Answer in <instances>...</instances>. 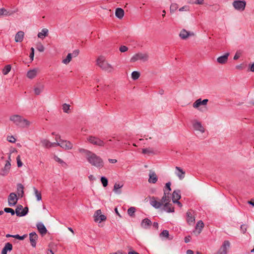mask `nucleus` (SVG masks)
Returning <instances> with one entry per match:
<instances>
[{
    "label": "nucleus",
    "instance_id": "1",
    "mask_svg": "<svg viewBox=\"0 0 254 254\" xmlns=\"http://www.w3.org/2000/svg\"><path fill=\"white\" fill-rule=\"evenodd\" d=\"M9 120L16 126L22 128L28 127L31 124L30 122L18 115L11 116Z\"/></svg>",
    "mask_w": 254,
    "mask_h": 254
},
{
    "label": "nucleus",
    "instance_id": "2",
    "mask_svg": "<svg viewBox=\"0 0 254 254\" xmlns=\"http://www.w3.org/2000/svg\"><path fill=\"white\" fill-rule=\"evenodd\" d=\"M86 159L90 164L97 168H100L104 166L102 158L92 152L87 156Z\"/></svg>",
    "mask_w": 254,
    "mask_h": 254
},
{
    "label": "nucleus",
    "instance_id": "3",
    "mask_svg": "<svg viewBox=\"0 0 254 254\" xmlns=\"http://www.w3.org/2000/svg\"><path fill=\"white\" fill-rule=\"evenodd\" d=\"M96 63L97 65L103 70L108 73L112 72L114 70L113 66L106 61L105 57L103 56L99 57L96 60Z\"/></svg>",
    "mask_w": 254,
    "mask_h": 254
},
{
    "label": "nucleus",
    "instance_id": "4",
    "mask_svg": "<svg viewBox=\"0 0 254 254\" xmlns=\"http://www.w3.org/2000/svg\"><path fill=\"white\" fill-rule=\"evenodd\" d=\"M149 56L147 53H138L134 54L130 59V62L134 63L138 60L145 62L148 60Z\"/></svg>",
    "mask_w": 254,
    "mask_h": 254
},
{
    "label": "nucleus",
    "instance_id": "5",
    "mask_svg": "<svg viewBox=\"0 0 254 254\" xmlns=\"http://www.w3.org/2000/svg\"><path fill=\"white\" fill-rule=\"evenodd\" d=\"M87 140L92 144L100 147H103L105 144L103 140L95 136H89Z\"/></svg>",
    "mask_w": 254,
    "mask_h": 254
},
{
    "label": "nucleus",
    "instance_id": "6",
    "mask_svg": "<svg viewBox=\"0 0 254 254\" xmlns=\"http://www.w3.org/2000/svg\"><path fill=\"white\" fill-rule=\"evenodd\" d=\"M230 247V243L229 241H224L219 250L214 254H227V249Z\"/></svg>",
    "mask_w": 254,
    "mask_h": 254
},
{
    "label": "nucleus",
    "instance_id": "7",
    "mask_svg": "<svg viewBox=\"0 0 254 254\" xmlns=\"http://www.w3.org/2000/svg\"><path fill=\"white\" fill-rule=\"evenodd\" d=\"M246 2L245 0H235L233 5L237 10L243 11L246 7Z\"/></svg>",
    "mask_w": 254,
    "mask_h": 254
},
{
    "label": "nucleus",
    "instance_id": "8",
    "mask_svg": "<svg viewBox=\"0 0 254 254\" xmlns=\"http://www.w3.org/2000/svg\"><path fill=\"white\" fill-rule=\"evenodd\" d=\"M10 156L9 155V157H8V160H7L6 161L4 168L1 169V172L0 173V174L1 176H4L7 175L8 174L10 169V167H11V164L10 163Z\"/></svg>",
    "mask_w": 254,
    "mask_h": 254
},
{
    "label": "nucleus",
    "instance_id": "9",
    "mask_svg": "<svg viewBox=\"0 0 254 254\" xmlns=\"http://www.w3.org/2000/svg\"><path fill=\"white\" fill-rule=\"evenodd\" d=\"M18 200V198L16 194L14 192L10 193L8 198V203L9 206H14Z\"/></svg>",
    "mask_w": 254,
    "mask_h": 254
},
{
    "label": "nucleus",
    "instance_id": "10",
    "mask_svg": "<svg viewBox=\"0 0 254 254\" xmlns=\"http://www.w3.org/2000/svg\"><path fill=\"white\" fill-rule=\"evenodd\" d=\"M60 146L65 150H70L73 147L72 144L67 140L60 139Z\"/></svg>",
    "mask_w": 254,
    "mask_h": 254
},
{
    "label": "nucleus",
    "instance_id": "11",
    "mask_svg": "<svg viewBox=\"0 0 254 254\" xmlns=\"http://www.w3.org/2000/svg\"><path fill=\"white\" fill-rule=\"evenodd\" d=\"M157 199L158 198H156L154 196L150 197V204L151 206L156 209L160 208L163 205L162 202H161V201H158Z\"/></svg>",
    "mask_w": 254,
    "mask_h": 254
},
{
    "label": "nucleus",
    "instance_id": "12",
    "mask_svg": "<svg viewBox=\"0 0 254 254\" xmlns=\"http://www.w3.org/2000/svg\"><path fill=\"white\" fill-rule=\"evenodd\" d=\"M94 220L95 222H101V221H104L106 219V217L102 214V212L100 209L97 210L94 214Z\"/></svg>",
    "mask_w": 254,
    "mask_h": 254
},
{
    "label": "nucleus",
    "instance_id": "13",
    "mask_svg": "<svg viewBox=\"0 0 254 254\" xmlns=\"http://www.w3.org/2000/svg\"><path fill=\"white\" fill-rule=\"evenodd\" d=\"M193 127L196 130H198L201 133H203L205 131V129L202 126L201 123L196 120H193L192 122Z\"/></svg>",
    "mask_w": 254,
    "mask_h": 254
},
{
    "label": "nucleus",
    "instance_id": "14",
    "mask_svg": "<svg viewBox=\"0 0 254 254\" xmlns=\"http://www.w3.org/2000/svg\"><path fill=\"white\" fill-rule=\"evenodd\" d=\"M38 239V235L35 232H31L29 234V240L31 246L33 248L36 246V242Z\"/></svg>",
    "mask_w": 254,
    "mask_h": 254
},
{
    "label": "nucleus",
    "instance_id": "15",
    "mask_svg": "<svg viewBox=\"0 0 254 254\" xmlns=\"http://www.w3.org/2000/svg\"><path fill=\"white\" fill-rule=\"evenodd\" d=\"M18 11V8H16L14 10H7L4 8H0V16H10Z\"/></svg>",
    "mask_w": 254,
    "mask_h": 254
},
{
    "label": "nucleus",
    "instance_id": "16",
    "mask_svg": "<svg viewBox=\"0 0 254 254\" xmlns=\"http://www.w3.org/2000/svg\"><path fill=\"white\" fill-rule=\"evenodd\" d=\"M208 101V100L206 99L201 100L200 98L197 99L193 104V107L198 109L201 105H206Z\"/></svg>",
    "mask_w": 254,
    "mask_h": 254
},
{
    "label": "nucleus",
    "instance_id": "17",
    "mask_svg": "<svg viewBox=\"0 0 254 254\" xmlns=\"http://www.w3.org/2000/svg\"><path fill=\"white\" fill-rule=\"evenodd\" d=\"M175 174L178 176L180 180H183L185 176V171L180 167L177 166L175 167Z\"/></svg>",
    "mask_w": 254,
    "mask_h": 254
},
{
    "label": "nucleus",
    "instance_id": "18",
    "mask_svg": "<svg viewBox=\"0 0 254 254\" xmlns=\"http://www.w3.org/2000/svg\"><path fill=\"white\" fill-rule=\"evenodd\" d=\"M161 201L162 202L163 205L170 202V192H167L165 190H164V195L161 198Z\"/></svg>",
    "mask_w": 254,
    "mask_h": 254
},
{
    "label": "nucleus",
    "instance_id": "19",
    "mask_svg": "<svg viewBox=\"0 0 254 254\" xmlns=\"http://www.w3.org/2000/svg\"><path fill=\"white\" fill-rule=\"evenodd\" d=\"M158 178L156 173L152 171H150L149 174L148 182L149 183L155 184L157 181Z\"/></svg>",
    "mask_w": 254,
    "mask_h": 254
},
{
    "label": "nucleus",
    "instance_id": "20",
    "mask_svg": "<svg viewBox=\"0 0 254 254\" xmlns=\"http://www.w3.org/2000/svg\"><path fill=\"white\" fill-rule=\"evenodd\" d=\"M36 226L39 232L42 235H44L47 233V230L43 223L39 222L37 224Z\"/></svg>",
    "mask_w": 254,
    "mask_h": 254
},
{
    "label": "nucleus",
    "instance_id": "21",
    "mask_svg": "<svg viewBox=\"0 0 254 254\" xmlns=\"http://www.w3.org/2000/svg\"><path fill=\"white\" fill-rule=\"evenodd\" d=\"M229 55L230 54L229 53H227L223 56L219 57L217 59V62L220 64H225L228 61Z\"/></svg>",
    "mask_w": 254,
    "mask_h": 254
},
{
    "label": "nucleus",
    "instance_id": "22",
    "mask_svg": "<svg viewBox=\"0 0 254 254\" xmlns=\"http://www.w3.org/2000/svg\"><path fill=\"white\" fill-rule=\"evenodd\" d=\"M193 33L187 31L185 29H183L180 33L179 36L181 39L185 40L188 38L190 36L193 35Z\"/></svg>",
    "mask_w": 254,
    "mask_h": 254
},
{
    "label": "nucleus",
    "instance_id": "23",
    "mask_svg": "<svg viewBox=\"0 0 254 254\" xmlns=\"http://www.w3.org/2000/svg\"><path fill=\"white\" fill-rule=\"evenodd\" d=\"M152 224L151 221L148 218L143 219L141 222V226L144 229H148Z\"/></svg>",
    "mask_w": 254,
    "mask_h": 254
},
{
    "label": "nucleus",
    "instance_id": "24",
    "mask_svg": "<svg viewBox=\"0 0 254 254\" xmlns=\"http://www.w3.org/2000/svg\"><path fill=\"white\" fill-rule=\"evenodd\" d=\"M24 32L22 31H18L15 35V41L17 43L21 42L24 38Z\"/></svg>",
    "mask_w": 254,
    "mask_h": 254
},
{
    "label": "nucleus",
    "instance_id": "25",
    "mask_svg": "<svg viewBox=\"0 0 254 254\" xmlns=\"http://www.w3.org/2000/svg\"><path fill=\"white\" fill-rule=\"evenodd\" d=\"M181 198V191L179 190H175L172 193L173 202L179 200Z\"/></svg>",
    "mask_w": 254,
    "mask_h": 254
},
{
    "label": "nucleus",
    "instance_id": "26",
    "mask_svg": "<svg viewBox=\"0 0 254 254\" xmlns=\"http://www.w3.org/2000/svg\"><path fill=\"white\" fill-rule=\"evenodd\" d=\"M12 250V245L10 243H6L4 248L1 251V254H7L8 251H11Z\"/></svg>",
    "mask_w": 254,
    "mask_h": 254
},
{
    "label": "nucleus",
    "instance_id": "27",
    "mask_svg": "<svg viewBox=\"0 0 254 254\" xmlns=\"http://www.w3.org/2000/svg\"><path fill=\"white\" fill-rule=\"evenodd\" d=\"M163 209L168 213L174 212V208L172 206V204L170 203H166V204H163Z\"/></svg>",
    "mask_w": 254,
    "mask_h": 254
},
{
    "label": "nucleus",
    "instance_id": "28",
    "mask_svg": "<svg viewBox=\"0 0 254 254\" xmlns=\"http://www.w3.org/2000/svg\"><path fill=\"white\" fill-rule=\"evenodd\" d=\"M187 220L189 224L193 223L194 221V217L191 211H188L187 212Z\"/></svg>",
    "mask_w": 254,
    "mask_h": 254
},
{
    "label": "nucleus",
    "instance_id": "29",
    "mask_svg": "<svg viewBox=\"0 0 254 254\" xmlns=\"http://www.w3.org/2000/svg\"><path fill=\"white\" fill-rule=\"evenodd\" d=\"M124 185L122 183H116L114 186L113 191L118 194H120L121 193V191L119 190L120 189L122 188L123 187Z\"/></svg>",
    "mask_w": 254,
    "mask_h": 254
},
{
    "label": "nucleus",
    "instance_id": "30",
    "mask_svg": "<svg viewBox=\"0 0 254 254\" xmlns=\"http://www.w3.org/2000/svg\"><path fill=\"white\" fill-rule=\"evenodd\" d=\"M37 72V69L30 70L27 72V76L30 79H33L36 76Z\"/></svg>",
    "mask_w": 254,
    "mask_h": 254
},
{
    "label": "nucleus",
    "instance_id": "31",
    "mask_svg": "<svg viewBox=\"0 0 254 254\" xmlns=\"http://www.w3.org/2000/svg\"><path fill=\"white\" fill-rule=\"evenodd\" d=\"M116 16L119 19H122L124 15V10L121 8H117L115 11Z\"/></svg>",
    "mask_w": 254,
    "mask_h": 254
},
{
    "label": "nucleus",
    "instance_id": "32",
    "mask_svg": "<svg viewBox=\"0 0 254 254\" xmlns=\"http://www.w3.org/2000/svg\"><path fill=\"white\" fill-rule=\"evenodd\" d=\"M48 30L46 28L43 29L38 34V37L41 39H44V37L48 36Z\"/></svg>",
    "mask_w": 254,
    "mask_h": 254
},
{
    "label": "nucleus",
    "instance_id": "33",
    "mask_svg": "<svg viewBox=\"0 0 254 254\" xmlns=\"http://www.w3.org/2000/svg\"><path fill=\"white\" fill-rule=\"evenodd\" d=\"M160 237L161 238H165L168 240H172L173 237H170L169 231L167 230H163L160 234Z\"/></svg>",
    "mask_w": 254,
    "mask_h": 254
},
{
    "label": "nucleus",
    "instance_id": "34",
    "mask_svg": "<svg viewBox=\"0 0 254 254\" xmlns=\"http://www.w3.org/2000/svg\"><path fill=\"white\" fill-rule=\"evenodd\" d=\"M24 187L21 184H18L17 185V190L18 193V195L20 197H23L24 194Z\"/></svg>",
    "mask_w": 254,
    "mask_h": 254
},
{
    "label": "nucleus",
    "instance_id": "35",
    "mask_svg": "<svg viewBox=\"0 0 254 254\" xmlns=\"http://www.w3.org/2000/svg\"><path fill=\"white\" fill-rule=\"evenodd\" d=\"M41 143L42 145L46 148H51V142L46 139H42L41 140Z\"/></svg>",
    "mask_w": 254,
    "mask_h": 254
},
{
    "label": "nucleus",
    "instance_id": "36",
    "mask_svg": "<svg viewBox=\"0 0 254 254\" xmlns=\"http://www.w3.org/2000/svg\"><path fill=\"white\" fill-rule=\"evenodd\" d=\"M203 227L204 223L201 220H199L198 222H197L195 226V229H197L198 228H199V230L198 231V234L200 233Z\"/></svg>",
    "mask_w": 254,
    "mask_h": 254
},
{
    "label": "nucleus",
    "instance_id": "37",
    "mask_svg": "<svg viewBox=\"0 0 254 254\" xmlns=\"http://www.w3.org/2000/svg\"><path fill=\"white\" fill-rule=\"evenodd\" d=\"M33 190H34L35 196L37 198V200L38 201L41 200L42 199V195H41V192L37 190V189L35 187L33 188Z\"/></svg>",
    "mask_w": 254,
    "mask_h": 254
},
{
    "label": "nucleus",
    "instance_id": "38",
    "mask_svg": "<svg viewBox=\"0 0 254 254\" xmlns=\"http://www.w3.org/2000/svg\"><path fill=\"white\" fill-rule=\"evenodd\" d=\"M72 59V54L71 53H69L67 54L65 59H64L62 61V63L64 64H67L71 61Z\"/></svg>",
    "mask_w": 254,
    "mask_h": 254
},
{
    "label": "nucleus",
    "instance_id": "39",
    "mask_svg": "<svg viewBox=\"0 0 254 254\" xmlns=\"http://www.w3.org/2000/svg\"><path fill=\"white\" fill-rule=\"evenodd\" d=\"M11 69V66L10 64H7L5 65L2 69V73L4 75L7 74Z\"/></svg>",
    "mask_w": 254,
    "mask_h": 254
},
{
    "label": "nucleus",
    "instance_id": "40",
    "mask_svg": "<svg viewBox=\"0 0 254 254\" xmlns=\"http://www.w3.org/2000/svg\"><path fill=\"white\" fill-rule=\"evenodd\" d=\"M23 206L22 205L19 204L17 206L16 208L15 209V213L16 214L17 216L21 217V210H22Z\"/></svg>",
    "mask_w": 254,
    "mask_h": 254
},
{
    "label": "nucleus",
    "instance_id": "41",
    "mask_svg": "<svg viewBox=\"0 0 254 254\" xmlns=\"http://www.w3.org/2000/svg\"><path fill=\"white\" fill-rule=\"evenodd\" d=\"M136 209L134 207H131L129 208L127 210V214L131 217L134 216V213L135 212Z\"/></svg>",
    "mask_w": 254,
    "mask_h": 254
},
{
    "label": "nucleus",
    "instance_id": "42",
    "mask_svg": "<svg viewBox=\"0 0 254 254\" xmlns=\"http://www.w3.org/2000/svg\"><path fill=\"white\" fill-rule=\"evenodd\" d=\"M140 76V73L137 71H134L131 73V78L132 79L135 80L137 79Z\"/></svg>",
    "mask_w": 254,
    "mask_h": 254
},
{
    "label": "nucleus",
    "instance_id": "43",
    "mask_svg": "<svg viewBox=\"0 0 254 254\" xmlns=\"http://www.w3.org/2000/svg\"><path fill=\"white\" fill-rule=\"evenodd\" d=\"M78 151L80 153H84L85 155L86 158H87V156L89 155L90 154H91V151L83 149V148H79Z\"/></svg>",
    "mask_w": 254,
    "mask_h": 254
},
{
    "label": "nucleus",
    "instance_id": "44",
    "mask_svg": "<svg viewBox=\"0 0 254 254\" xmlns=\"http://www.w3.org/2000/svg\"><path fill=\"white\" fill-rule=\"evenodd\" d=\"M101 181L104 187H106L108 186V181L106 177H101Z\"/></svg>",
    "mask_w": 254,
    "mask_h": 254
},
{
    "label": "nucleus",
    "instance_id": "45",
    "mask_svg": "<svg viewBox=\"0 0 254 254\" xmlns=\"http://www.w3.org/2000/svg\"><path fill=\"white\" fill-rule=\"evenodd\" d=\"M178 8V4L177 3L171 4L170 8V12L171 13L174 12Z\"/></svg>",
    "mask_w": 254,
    "mask_h": 254
},
{
    "label": "nucleus",
    "instance_id": "46",
    "mask_svg": "<svg viewBox=\"0 0 254 254\" xmlns=\"http://www.w3.org/2000/svg\"><path fill=\"white\" fill-rule=\"evenodd\" d=\"M142 152L143 154L153 153V150L150 148H146L142 149Z\"/></svg>",
    "mask_w": 254,
    "mask_h": 254
},
{
    "label": "nucleus",
    "instance_id": "47",
    "mask_svg": "<svg viewBox=\"0 0 254 254\" xmlns=\"http://www.w3.org/2000/svg\"><path fill=\"white\" fill-rule=\"evenodd\" d=\"M69 109H70V105L69 104H67L65 103L63 104V110L64 113H68V111L69 110Z\"/></svg>",
    "mask_w": 254,
    "mask_h": 254
},
{
    "label": "nucleus",
    "instance_id": "48",
    "mask_svg": "<svg viewBox=\"0 0 254 254\" xmlns=\"http://www.w3.org/2000/svg\"><path fill=\"white\" fill-rule=\"evenodd\" d=\"M43 89V86H42L41 87H35L34 88V92L35 94L37 95H39Z\"/></svg>",
    "mask_w": 254,
    "mask_h": 254
},
{
    "label": "nucleus",
    "instance_id": "49",
    "mask_svg": "<svg viewBox=\"0 0 254 254\" xmlns=\"http://www.w3.org/2000/svg\"><path fill=\"white\" fill-rule=\"evenodd\" d=\"M4 211L6 213H10L11 215H14L15 214V211L11 208H4Z\"/></svg>",
    "mask_w": 254,
    "mask_h": 254
},
{
    "label": "nucleus",
    "instance_id": "50",
    "mask_svg": "<svg viewBox=\"0 0 254 254\" xmlns=\"http://www.w3.org/2000/svg\"><path fill=\"white\" fill-rule=\"evenodd\" d=\"M27 235L26 234L23 235V236H19L18 234L14 235V236H12V238H16L17 239L22 240L24 239Z\"/></svg>",
    "mask_w": 254,
    "mask_h": 254
},
{
    "label": "nucleus",
    "instance_id": "51",
    "mask_svg": "<svg viewBox=\"0 0 254 254\" xmlns=\"http://www.w3.org/2000/svg\"><path fill=\"white\" fill-rule=\"evenodd\" d=\"M54 159L56 161H57V162L62 164L63 166L64 165H66L64 161H63L61 159L59 158L58 156H55L54 157Z\"/></svg>",
    "mask_w": 254,
    "mask_h": 254
},
{
    "label": "nucleus",
    "instance_id": "52",
    "mask_svg": "<svg viewBox=\"0 0 254 254\" xmlns=\"http://www.w3.org/2000/svg\"><path fill=\"white\" fill-rule=\"evenodd\" d=\"M28 212V208L27 207H25L24 208H23L21 212V217L25 216Z\"/></svg>",
    "mask_w": 254,
    "mask_h": 254
},
{
    "label": "nucleus",
    "instance_id": "53",
    "mask_svg": "<svg viewBox=\"0 0 254 254\" xmlns=\"http://www.w3.org/2000/svg\"><path fill=\"white\" fill-rule=\"evenodd\" d=\"M16 161L18 167H21L23 165V163L21 161L20 155L17 156L16 157Z\"/></svg>",
    "mask_w": 254,
    "mask_h": 254
},
{
    "label": "nucleus",
    "instance_id": "54",
    "mask_svg": "<svg viewBox=\"0 0 254 254\" xmlns=\"http://www.w3.org/2000/svg\"><path fill=\"white\" fill-rule=\"evenodd\" d=\"M240 230L243 234H245L247 230V226L245 224L241 225Z\"/></svg>",
    "mask_w": 254,
    "mask_h": 254
},
{
    "label": "nucleus",
    "instance_id": "55",
    "mask_svg": "<svg viewBox=\"0 0 254 254\" xmlns=\"http://www.w3.org/2000/svg\"><path fill=\"white\" fill-rule=\"evenodd\" d=\"M171 182H168L166 184L165 189L166 191L168 190V192H170V191L171 190Z\"/></svg>",
    "mask_w": 254,
    "mask_h": 254
},
{
    "label": "nucleus",
    "instance_id": "56",
    "mask_svg": "<svg viewBox=\"0 0 254 254\" xmlns=\"http://www.w3.org/2000/svg\"><path fill=\"white\" fill-rule=\"evenodd\" d=\"M179 10L180 11H188L190 10V7L188 5H185L182 7H181Z\"/></svg>",
    "mask_w": 254,
    "mask_h": 254
},
{
    "label": "nucleus",
    "instance_id": "57",
    "mask_svg": "<svg viewBox=\"0 0 254 254\" xmlns=\"http://www.w3.org/2000/svg\"><path fill=\"white\" fill-rule=\"evenodd\" d=\"M30 50H31V53L30 54L29 57H30V59L31 60V61H32L33 60L34 56V48L32 47L30 49Z\"/></svg>",
    "mask_w": 254,
    "mask_h": 254
},
{
    "label": "nucleus",
    "instance_id": "58",
    "mask_svg": "<svg viewBox=\"0 0 254 254\" xmlns=\"http://www.w3.org/2000/svg\"><path fill=\"white\" fill-rule=\"evenodd\" d=\"M128 50V48L126 46H121L120 47L119 50L121 52L124 53L127 51Z\"/></svg>",
    "mask_w": 254,
    "mask_h": 254
},
{
    "label": "nucleus",
    "instance_id": "59",
    "mask_svg": "<svg viewBox=\"0 0 254 254\" xmlns=\"http://www.w3.org/2000/svg\"><path fill=\"white\" fill-rule=\"evenodd\" d=\"M36 48L40 52H44V51L45 50L44 47L43 46V45H42L41 44L40 45H38Z\"/></svg>",
    "mask_w": 254,
    "mask_h": 254
},
{
    "label": "nucleus",
    "instance_id": "60",
    "mask_svg": "<svg viewBox=\"0 0 254 254\" xmlns=\"http://www.w3.org/2000/svg\"><path fill=\"white\" fill-rule=\"evenodd\" d=\"M7 140L11 143H14L16 141V139L13 136H8L7 137Z\"/></svg>",
    "mask_w": 254,
    "mask_h": 254
},
{
    "label": "nucleus",
    "instance_id": "61",
    "mask_svg": "<svg viewBox=\"0 0 254 254\" xmlns=\"http://www.w3.org/2000/svg\"><path fill=\"white\" fill-rule=\"evenodd\" d=\"M79 53V51L78 50H75L73 51L72 54V56H73L74 57H77Z\"/></svg>",
    "mask_w": 254,
    "mask_h": 254
},
{
    "label": "nucleus",
    "instance_id": "62",
    "mask_svg": "<svg viewBox=\"0 0 254 254\" xmlns=\"http://www.w3.org/2000/svg\"><path fill=\"white\" fill-rule=\"evenodd\" d=\"M190 239H191V237L190 236H187L185 238V242L186 243H189V242H190Z\"/></svg>",
    "mask_w": 254,
    "mask_h": 254
},
{
    "label": "nucleus",
    "instance_id": "63",
    "mask_svg": "<svg viewBox=\"0 0 254 254\" xmlns=\"http://www.w3.org/2000/svg\"><path fill=\"white\" fill-rule=\"evenodd\" d=\"M51 147H56L57 146H60V141L57 142H51Z\"/></svg>",
    "mask_w": 254,
    "mask_h": 254
},
{
    "label": "nucleus",
    "instance_id": "64",
    "mask_svg": "<svg viewBox=\"0 0 254 254\" xmlns=\"http://www.w3.org/2000/svg\"><path fill=\"white\" fill-rule=\"evenodd\" d=\"M250 70L252 72H254V63L250 65Z\"/></svg>",
    "mask_w": 254,
    "mask_h": 254
}]
</instances>
